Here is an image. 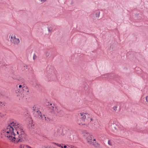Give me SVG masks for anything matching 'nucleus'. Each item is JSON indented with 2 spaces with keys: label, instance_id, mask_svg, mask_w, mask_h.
<instances>
[{
  "label": "nucleus",
  "instance_id": "nucleus-1",
  "mask_svg": "<svg viewBox=\"0 0 148 148\" xmlns=\"http://www.w3.org/2000/svg\"><path fill=\"white\" fill-rule=\"evenodd\" d=\"M10 124L14 126L15 129L9 125L6 130H3L1 131V134L5 135L11 141L15 143L22 142L23 140V139L25 137L23 127L20 124L14 122L11 123Z\"/></svg>",
  "mask_w": 148,
  "mask_h": 148
},
{
  "label": "nucleus",
  "instance_id": "nucleus-2",
  "mask_svg": "<svg viewBox=\"0 0 148 148\" xmlns=\"http://www.w3.org/2000/svg\"><path fill=\"white\" fill-rule=\"evenodd\" d=\"M82 134L85 138H86L87 142L89 144L93 145L96 147H98L99 144L95 142L96 140L95 139L92 140L90 134L88 133L87 131L83 130Z\"/></svg>",
  "mask_w": 148,
  "mask_h": 148
},
{
  "label": "nucleus",
  "instance_id": "nucleus-3",
  "mask_svg": "<svg viewBox=\"0 0 148 148\" xmlns=\"http://www.w3.org/2000/svg\"><path fill=\"white\" fill-rule=\"evenodd\" d=\"M55 105L54 104H52L50 103L48 104V106L47 107V108L49 109V110L51 112H52L54 108H55L56 111L57 113V115L60 116H62L64 113V111L60 109H58L56 108V107H54V106Z\"/></svg>",
  "mask_w": 148,
  "mask_h": 148
},
{
  "label": "nucleus",
  "instance_id": "nucleus-4",
  "mask_svg": "<svg viewBox=\"0 0 148 148\" xmlns=\"http://www.w3.org/2000/svg\"><path fill=\"white\" fill-rule=\"evenodd\" d=\"M79 117L80 119V121H85L86 122H88L89 121L91 122L92 121L93 119L92 118H89V114L86 113H80L79 114Z\"/></svg>",
  "mask_w": 148,
  "mask_h": 148
},
{
  "label": "nucleus",
  "instance_id": "nucleus-5",
  "mask_svg": "<svg viewBox=\"0 0 148 148\" xmlns=\"http://www.w3.org/2000/svg\"><path fill=\"white\" fill-rule=\"evenodd\" d=\"M33 114L34 116L36 118L41 119L42 120H46L45 115L42 114L38 109L33 110Z\"/></svg>",
  "mask_w": 148,
  "mask_h": 148
},
{
  "label": "nucleus",
  "instance_id": "nucleus-6",
  "mask_svg": "<svg viewBox=\"0 0 148 148\" xmlns=\"http://www.w3.org/2000/svg\"><path fill=\"white\" fill-rule=\"evenodd\" d=\"M19 88L20 89H18L16 91V93H17V91L19 92L18 95H17V96H20V94H21V95H22L21 92H22V93H23L24 92H28V90L27 88V87L25 86H23L22 87V86L21 85H20L19 86Z\"/></svg>",
  "mask_w": 148,
  "mask_h": 148
},
{
  "label": "nucleus",
  "instance_id": "nucleus-7",
  "mask_svg": "<svg viewBox=\"0 0 148 148\" xmlns=\"http://www.w3.org/2000/svg\"><path fill=\"white\" fill-rule=\"evenodd\" d=\"M10 40L12 43L16 45L18 44L20 42L19 39L16 38L14 35L13 36L12 35Z\"/></svg>",
  "mask_w": 148,
  "mask_h": 148
},
{
  "label": "nucleus",
  "instance_id": "nucleus-8",
  "mask_svg": "<svg viewBox=\"0 0 148 148\" xmlns=\"http://www.w3.org/2000/svg\"><path fill=\"white\" fill-rule=\"evenodd\" d=\"M13 79L17 81V82H19L20 83H23L24 81V79L21 77H12Z\"/></svg>",
  "mask_w": 148,
  "mask_h": 148
},
{
  "label": "nucleus",
  "instance_id": "nucleus-9",
  "mask_svg": "<svg viewBox=\"0 0 148 148\" xmlns=\"http://www.w3.org/2000/svg\"><path fill=\"white\" fill-rule=\"evenodd\" d=\"M48 75L49 77H50L49 78H50L49 80H55L56 77L55 73L54 72L51 73V74L50 73L48 74Z\"/></svg>",
  "mask_w": 148,
  "mask_h": 148
},
{
  "label": "nucleus",
  "instance_id": "nucleus-10",
  "mask_svg": "<svg viewBox=\"0 0 148 148\" xmlns=\"http://www.w3.org/2000/svg\"><path fill=\"white\" fill-rule=\"evenodd\" d=\"M62 130L60 128H59L57 130V135H60L61 134Z\"/></svg>",
  "mask_w": 148,
  "mask_h": 148
},
{
  "label": "nucleus",
  "instance_id": "nucleus-11",
  "mask_svg": "<svg viewBox=\"0 0 148 148\" xmlns=\"http://www.w3.org/2000/svg\"><path fill=\"white\" fill-rule=\"evenodd\" d=\"M100 12L99 11H97L95 12V16L97 18H99V16Z\"/></svg>",
  "mask_w": 148,
  "mask_h": 148
},
{
  "label": "nucleus",
  "instance_id": "nucleus-12",
  "mask_svg": "<svg viewBox=\"0 0 148 148\" xmlns=\"http://www.w3.org/2000/svg\"><path fill=\"white\" fill-rule=\"evenodd\" d=\"M110 75L109 74H104L103 75H102V77L103 78H106L108 77H109Z\"/></svg>",
  "mask_w": 148,
  "mask_h": 148
},
{
  "label": "nucleus",
  "instance_id": "nucleus-13",
  "mask_svg": "<svg viewBox=\"0 0 148 148\" xmlns=\"http://www.w3.org/2000/svg\"><path fill=\"white\" fill-rule=\"evenodd\" d=\"M33 85L36 88L39 87V83L36 81L35 82V83Z\"/></svg>",
  "mask_w": 148,
  "mask_h": 148
},
{
  "label": "nucleus",
  "instance_id": "nucleus-14",
  "mask_svg": "<svg viewBox=\"0 0 148 148\" xmlns=\"http://www.w3.org/2000/svg\"><path fill=\"white\" fill-rule=\"evenodd\" d=\"M23 148H32L31 147L27 145H25L23 146Z\"/></svg>",
  "mask_w": 148,
  "mask_h": 148
},
{
  "label": "nucleus",
  "instance_id": "nucleus-15",
  "mask_svg": "<svg viewBox=\"0 0 148 148\" xmlns=\"http://www.w3.org/2000/svg\"><path fill=\"white\" fill-rule=\"evenodd\" d=\"M48 31L49 32H50L52 29L51 27H48Z\"/></svg>",
  "mask_w": 148,
  "mask_h": 148
},
{
  "label": "nucleus",
  "instance_id": "nucleus-16",
  "mask_svg": "<svg viewBox=\"0 0 148 148\" xmlns=\"http://www.w3.org/2000/svg\"><path fill=\"white\" fill-rule=\"evenodd\" d=\"M45 117L46 118V120L45 119V120H45V121H48V120H49V121H51V119H50V118H49L48 117H46V116H45Z\"/></svg>",
  "mask_w": 148,
  "mask_h": 148
},
{
  "label": "nucleus",
  "instance_id": "nucleus-17",
  "mask_svg": "<svg viewBox=\"0 0 148 148\" xmlns=\"http://www.w3.org/2000/svg\"><path fill=\"white\" fill-rule=\"evenodd\" d=\"M69 147L70 148H77L75 146L72 145H70V146H69Z\"/></svg>",
  "mask_w": 148,
  "mask_h": 148
},
{
  "label": "nucleus",
  "instance_id": "nucleus-18",
  "mask_svg": "<svg viewBox=\"0 0 148 148\" xmlns=\"http://www.w3.org/2000/svg\"><path fill=\"white\" fill-rule=\"evenodd\" d=\"M108 144L109 145H110V146H112V143H111L110 142V140H108Z\"/></svg>",
  "mask_w": 148,
  "mask_h": 148
},
{
  "label": "nucleus",
  "instance_id": "nucleus-19",
  "mask_svg": "<svg viewBox=\"0 0 148 148\" xmlns=\"http://www.w3.org/2000/svg\"><path fill=\"white\" fill-rule=\"evenodd\" d=\"M117 107L116 106H114L112 108V109L115 111L117 110Z\"/></svg>",
  "mask_w": 148,
  "mask_h": 148
},
{
  "label": "nucleus",
  "instance_id": "nucleus-20",
  "mask_svg": "<svg viewBox=\"0 0 148 148\" xmlns=\"http://www.w3.org/2000/svg\"><path fill=\"white\" fill-rule=\"evenodd\" d=\"M57 145L59 147H61L62 148H63V146H62L61 144H57Z\"/></svg>",
  "mask_w": 148,
  "mask_h": 148
},
{
  "label": "nucleus",
  "instance_id": "nucleus-21",
  "mask_svg": "<svg viewBox=\"0 0 148 148\" xmlns=\"http://www.w3.org/2000/svg\"><path fill=\"white\" fill-rule=\"evenodd\" d=\"M30 129L31 132L33 133V127H32V126L31 127H30Z\"/></svg>",
  "mask_w": 148,
  "mask_h": 148
},
{
  "label": "nucleus",
  "instance_id": "nucleus-22",
  "mask_svg": "<svg viewBox=\"0 0 148 148\" xmlns=\"http://www.w3.org/2000/svg\"><path fill=\"white\" fill-rule=\"evenodd\" d=\"M78 123L80 125H85V123H82V122L81 123H79V122H78Z\"/></svg>",
  "mask_w": 148,
  "mask_h": 148
},
{
  "label": "nucleus",
  "instance_id": "nucleus-23",
  "mask_svg": "<svg viewBox=\"0 0 148 148\" xmlns=\"http://www.w3.org/2000/svg\"><path fill=\"white\" fill-rule=\"evenodd\" d=\"M39 0L40 1H41V2L42 3H44V2H45L46 1V0Z\"/></svg>",
  "mask_w": 148,
  "mask_h": 148
},
{
  "label": "nucleus",
  "instance_id": "nucleus-24",
  "mask_svg": "<svg viewBox=\"0 0 148 148\" xmlns=\"http://www.w3.org/2000/svg\"><path fill=\"white\" fill-rule=\"evenodd\" d=\"M146 101L148 103V95L146 97Z\"/></svg>",
  "mask_w": 148,
  "mask_h": 148
},
{
  "label": "nucleus",
  "instance_id": "nucleus-25",
  "mask_svg": "<svg viewBox=\"0 0 148 148\" xmlns=\"http://www.w3.org/2000/svg\"><path fill=\"white\" fill-rule=\"evenodd\" d=\"M49 53L47 52L46 53V56H47V57L48 56H49Z\"/></svg>",
  "mask_w": 148,
  "mask_h": 148
},
{
  "label": "nucleus",
  "instance_id": "nucleus-26",
  "mask_svg": "<svg viewBox=\"0 0 148 148\" xmlns=\"http://www.w3.org/2000/svg\"><path fill=\"white\" fill-rule=\"evenodd\" d=\"M3 66H5V65L3 63L1 64V63H0V66H3Z\"/></svg>",
  "mask_w": 148,
  "mask_h": 148
},
{
  "label": "nucleus",
  "instance_id": "nucleus-27",
  "mask_svg": "<svg viewBox=\"0 0 148 148\" xmlns=\"http://www.w3.org/2000/svg\"><path fill=\"white\" fill-rule=\"evenodd\" d=\"M36 57V55L35 54H34V56H33V59L34 60H35V57Z\"/></svg>",
  "mask_w": 148,
  "mask_h": 148
},
{
  "label": "nucleus",
  "instance_id": "nucleus-28",
  "mask_svg": "<svg viewBox=\"0 0 148 148\" xmlns=\"http://www.w3.org/2000/svg\"><path fill=\"white\" fill-rule=\"evenodd\" d=\"M85 88H87L88 86V85L86 84H85ZM85 89H86V88H85Z\"/></svg>",
  "mask_w": 148,
  "mask_h": 148
},
{
  "label": "nucleus",
  "instance_id": "nucleus-29",
  "mask_svg": "<svg viewBox=\"0 0 148 148\" xmlns=\"http://www.w3.org/2000/svg\"><path fill=\"white\" fill-rule=\"evenodd\" d=\"M67 146L66 145H64V147H63V148H67Z\"/></svg>",
  "mask_w": 148,
  "mask_h": 148
},
{
  "label": "nucleus",
  "instance_id": "nucleus-30",
  "mask_svg": "<svg viewBox=\"0 0 148 148\" xmlns=\"http://www.w3.org/2000/svg\"><path fill=\"white\" fill-rule=\"evenodd\" d=\"M3 103H2V102H1L0 101V105H1V104H2L3 105Z\"/></svg>",
  "mask_w": 148,
  "mask_h": 148
},
{
  "label": "nucleus",
  "instance_id": "nucleus-31",
  "mask_svg": "<svg viewBox=\"0 0 148 148\" xmlns=\"http://www.w3.org/2000/svg\"><path fill=\"white\" fill-rule=\"evenodd\" d=\"M21 147L22 148V145H21Z\"/></svg>",
  "mask_w": 148,
  "mask_h": 148
},
{
  "label": "nucleus",
  "instance_id": "nucleus-32",
  "mask_svg": "<svg viewBox=\"0 0 148 148\" xmlns=\"http://www.w3.org/2000/svg\"><path fill=\"white\" fill-rule=\"evenodd\" d=\"M67 148H70L69 147H67Z\"/></svg>",
  "mask_w": 148,
  "mask_h": 148
},
{
  "label": "nucleus",
  "instance_id": "nucleus-33",
  "mask_svg": "<svg viewBox=\"0 0 148 148\" xmlns=\"http://www.w3.org/2000/svg\"><path fill=\"white\" fill-rule=\"evenodd\" d=\"M16 132V131H14V133H15V132Z\"/></svg>",
  "mask_w": 148,
  "mask_h": 148
},
{
  "label": "nucleus",
  "instance_id": "nucleus-34",
  "mask_svg": "<svg viewBox=\"0 0 148 148\" xmlns=\"http://www.w3.org/2000/svg\"><path fill=\"white\" fill-rule=\"evenodd\" d=\"M114 128H115V129H116V127H114Z\"/></svg>",
  "mask_w": 148,
  "mask_h": 148
}]
</instances>
